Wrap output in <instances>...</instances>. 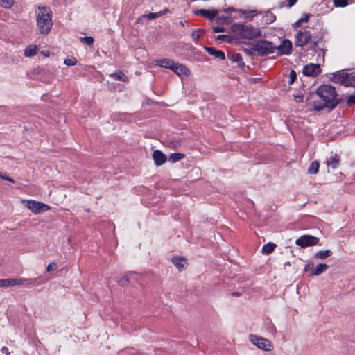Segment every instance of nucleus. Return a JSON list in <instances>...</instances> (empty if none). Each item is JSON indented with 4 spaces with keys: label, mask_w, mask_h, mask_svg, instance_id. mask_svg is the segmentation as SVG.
Listing matches in <instances>:
<instances>
[{
    "label": "nucleus",
    "mask_w": 355,
    "mask_h": 355,
    "mask_svg": "<svg viewBox=\"0 0 355 355\" xmlns=\"http://www.w3.org/2000/svg\"><path fill=\"white\" fill-rule=\"evenodd\" d=\"M316 94L322 100V101H314L313 110L316 111L322 110L325 107L332 110L341 101V98H337L336 88L330 85H320L317 89Z\"/></svg>",
    "instance_id": "obj_1"
},
{
    "label": "nucleus",
    "mask_w": 355,
    "mask_h": 355,
    "mask_svg": "<svg viewBox=\"0 0 355 355\" xmlns=\"http://www.w3.org/2000/svg\"><path fill=\"white\" fill-rule=\"evenodd\" d=\"M36 24L41 34L47 35L53 26L52 12L49 7L38 6L36 11Z\"/></svg>",
    "instance_id": "obj_2"
},
{
    "label": "nucleus",
    "mask_w": 355,
    "mask_h": 355,
    "mask_svg": "<svg viewBox=\"0 0 355 355\" xmlns=\"http://www.w3.org/2000/svg\"><path fill=\"white\" fill-rule=\"evenodd\" d=\"M232 30L243 39L253 40L261 36L260 29L250 24H236L232 26Z\"/></svg>",
    "instance_id": "obj_3"
},
{
    "label": "nucleus",
    "mask_w": 355,
    "mask_h": 355,
    "mask_svg": "<svg viewBox=\"0 0 355 355\" xmlns=\"http://www.w3.org/2000/svg\"><path fill=\"white\" fill-rule=\"evenodd\" d=\"M330 80L345 85L346 87H355V76L345 73L344 71H338L332 74Z\"/></svg>",
    "instance_id": "obj_4"
},
{
    "label": "nucleus",
    "mask_w": 355,
    "mask_h": 355,
    "mask_svg": "<svg viewBox=\"0 0 355 355\" xmlns=\"http://www.w3.org/2000/svg\"><path fill=\"white\" fill-rule=\"evenodd\" d=\"M257 53L260 56H265L273 53L277 46L266 40H259L255 42Z\"/></svg>",
    "instance_id": "obj_5"
},
{
    "label": "nucleus",
    "mask_w": 355,
    "mask_h": 355,
    "mask_svg": "<svg viewBox=\"0 0 355 355\" xmlns=\"http://www.w3.org/2000/svg\"><path fill=\"white\" fill-rule=\"evenodd\" d=\"M319 238L311 235H304L295 241V244L301 248L314 246L319 243Z\"/></svg>",
    "instance_id": "obj_6"
},
{
    "label": "nucleus",
    "mask_w": 355,
    "mask_h": 355,
    "mask_svg": "<svg viewBox=\"0 0 355 355\" xmlns=\"http://www.w3.org/2000/svg\"><path fill=\"white\" fill-rule=\"evenodd\" d=\"M250 337L251 342L259 349L266 351H270L272 349V345L269 340L253 334H251Z\"/></svg>",
    "instance_id": "obj_7"
},
{
    "label": "nucleus",
    "mask_w": 355,
    "mask_h": 355,
    "mask_svg": "<svg viewBox=\"0 0 355 355\" xmlns=\"http://www.w3.org/2000/svg\"><path fill=\"white\" fill-rule=\"evenodd\" d=\"M312 35L309 31H299L295 35V45L299 47L304 46L311 39Z\"/></svg>",
    "instance_id": "obj_8"
},
{
    "label": "nucleus",
    "mask_w": 355,
    "mask_h": 355,
    "mask_svg": "<svg viewBox=\"0 0 355 355\" xmlns=\"http://www.w3.org/2000/svg\"><path fill=\"white\" fill-rule=\"evenodd\" d=\"M26 207L35 214H39L50 209V207L43 202L35 200H28Z\"/></svg>",
    "instance_id": "obj_9"
},
{
    "label": "nucleus",
    "mask_w": 355,
    "mask_h": 355,
    "mask_svg": "<svg viewBox=\"0 0 355 355\" xmlns=\"http://www.w3.org/2000/svg\"><path fill=\"white\" fill-rule=\"evenodd\" d=\"M322 69L318 64H309L304 67L302 73L306 76L315 77L320 74Z\"/></svg>",
    "instance_id": "obj_10"
},
{
    "label": "nucleus",
    "mask_w": 355,
    "mask_h": 355,
    "mask_svg": "<svg viewBox=\"0 0 355 355\" xmlns=\"http://www.w3.org/2000/svg\"><path fill=\"white\" fill-rule=\"evenodd\" d=\"M32 73L34 75L40 76V78H42L43 81L44 82L49 81V80L52 77V72L50 71L49 69L41 67H37L33 69Z\"/></svg>",
    "instance_id": "obj_11"
},
{
    "label": "nucleus",
    "mask_w": 355,
    "mask_h": 355,
    "mask_svg": "<svg viewBox=\"0 0 355 355\" xmlns=\"http://www.w3.org/2000/svg\"><path fill=\"white\" fill-rule=\"evenodd\" d=\"M27 281L25 279L21 278H8L0 279V287H8V286H13L16 285H20L24 282Z\"/></svg>",
    "instance_id": "obj_12"
},
{
    "label": "nucleus",
    "mask_w": 355,
    "mask_h": 355,
    "mask_svg": "<svg viewBox=\"0 0 355 355\" xmlns=\"http://www.w3.org/2000/svg\"><path fill=\"white\" fill-rule=\"evenodd\" d=\"M193 12L196 16H202L209 20L214 19L218 14L217 10H209L205 9L196 10Z\"/></svg>",
    "instance_id": "obj_13"
},
{
    "label": "nucleus",
    "mask_w": 355,
    "mask_h": 355,
    "mask_svg": "<svg viewBox=\"0 0 355 355\" xmlns=\"http://www.w3.org/2000/svg\"><path fill=\"white\" fill-rule=\"evenodd\" d=\"M224 11L226 12H236L239 13V15L240 16H241L242 15H245L244 17L245 19H252L254 16H256L257 15V11L255 10H241V9L236 10L232 7L229 8L227 10H224Z\"/></svg>",
    "instance_id": "obj_14"
},
{
    "label": "nucleus",
    "mask_w": 355,
    "mask_h": 355,
    "mask_svg": "<svg viewBox=\"0 0 355 355\" xmlns=\"http://www.w3.org/2000/svg\"><path fill=\"white\" fill-rule=\"evenodd\" d=\"M276 49L280 55H289L292 51V43L289 40H284Z\"/></svg>",
    "instance_id": "obj_15"
},
{
    "label": "nucleus",
    "mask_w": 355,
    "mask_h": 355,
    "mask_svg": "<svg viewBox=\"0 0 355 355\" xmlns=\"http://www.w3.org/2000/svg\"><path fill=\"white\" fill-rule=\"evenodd\" d=\"M153 159L156 166H161L166 162L167 157L161 150H156L153 153Z\"/></svg>",
    "instance_id": "obj_16"
},
{
    "label": "nucleus",
    "mask_w": 355,
    "mask_h": 355,
    "mask_svg": "<svg viewBox=\"0 0 355 355\" xmlns=\"http://www.w3.org/2000/svg\"><path fill=\"white\" fill-rule=\"evenodd\" d=\"M171 69L178 75H188L189 73V70L186 66L175 62L172 64Z\"/></svg>",
    "instance_id": "obj_17"
},
{
    "label": "nucleus",
    "mask_w": 355,
    "mask_h": 355,
    "mask_svg": "<svg viewBox=\"0 0 355 355\" xmlns=\"http://www.w3.org/2000/svg\"><path fill=\"white\" fill-rule=\"evenodd\" d=\"M205 51L210 55L220 60L225 59V53L221 50H218L214 47H205Z\"/></svg>",
    "instance_id": "obj_18"
},
{
    "label": "nucleus",
    "mask_w": 355,
    "mask_h": 355,
    "mask_svg": "<svg viewBox=\"0 0 355 355\" xmlns=\"http://www.w3.org/2000/svg\"><path fill=\"white\" fill-rule=\"evenodd\" d=\"M228 57L232 62L236 63L238 67L240 69H243L245 67L241 54L237 53H232V54H229Z\"/></svg>",
    "instance_id": "obj_19"
},
{
    "label": "nucleus",
    "mask_w": 355,
    "mask_h": 355,
    "mask_svg": "<svg viewBox=\"0 0 355 355\" xmlns=\"http://www.w3.org/2000/svg\"><path fill=\"white\" fill-rule=\"evenodd\" d=\"M329 265L326 263H319L311 271L310 276H318L329 269Z\"/></svg>",
    "instance_id": "obj_20"
},
{
    "label": "nucleus",
    "mask_w": 355,
    "mask_h": 355,
    "mask_svg": "<svg viewBox=\"0 0 355 355\" xmlns=\"http://www.w3.org/2000/svg\"><path fill=\"white\" fill-rule=\"evenodd\" d=\"M172 262L178 270H182L187 260L182 257H175L172 259Z\"/></svg>",
    "instance_id": "obj_21"
},
{
    "label": "nucleus",
    "mask_w": 355,
    "mask_h": 355,
    "mask_svg": "<svg viewBox=\"0 0 355 355\" xmlns=\"http://www.w3.org/2000/svg\"><path fill=\"white\" fill-rule=\"evenodd\" d=\"M327 163L329 166H331L333 169L336 168L340 163V156L335 153L330 157L329 159L327 161Z\"/></svg>",
    "instance_id": "obj_22"
},
{
    "label": "nucleus",
    "mask_w": 355,
    "mask_h": 355,
    "mask_svg": "<svg viewBox=\"0 0 355 355\" xmlns=\"http://www.w3.org/2000/svg\"><path fill=\"white\" fill-rule=\"evenodd\" d=\"M38 51L37 46L36 45H29L26 46L24 50V55L25 57H32L37 54Z\"/></svg>",
    "instance_id": "obj_23"
},
{
    "label": "nucleus",
    "mask_w": 355,
    "mask_h": 355,
    "mask_svg": "<svg viewBox=\"0 0 355 355\" xmlns=\"http://www.w3.org/2000/svg\"><path fill=\"white\" fill-rule=\"evenodd\" d=\"M331 255L332 252L330 250H320L314 254V258L323 260Z\"/></svg>",
    "instance_id": "obj_24"
},
{
    "label": "nucleus",
    "mask_w": 355,
    "mask_h": 355,
    "mask_svg": "<svg viewBox=\"0 0 355 355\" xmlns=\"http://www.w3.org/2000/svg\"><path fill=\"white\" fill-rule=\"evenodd\" d=\"M110 76L113 78L114 80L123 82H126L128 79L124 73L120 70H117L116 72L110 74Z\"/></svg>",
    "instance_id": "obj_25"
},
{
    "label": "nucleus",
    "mask_w": 355,
    "mask_h": 355,
    "mask_svg": "<svg viewBox=\"0 0 355 355\" xmlns=\"http://www.w3.org/2000/svg\"><path fill=\"white\" fill-rule=\"evenodd\" d=\"M174 62L170 59L168 58H164L162 60H159L157 61V65H159L162 67L170 69L172 67V64H173Z\"/></svg>",
    "instance_id": "obj_26"
},
{
    "label": "nucleus",
    "mask_w": 355,
    "mask_h": 355,
    "mask_svg": "<svg viewBox=\"0 0 355 355\" xmlns=\"http://www.w3.org/2000/svg\"><path fill=\"white\" fill-rule=\"evenodd\" d=\"M275 247L276 245L275 243H268L263 246L262 252L265 254H270L274 251Z\"/></svg>",
    "instance_id": "obj_27"
},
{
    "label": "nucleus",
    "mask_w": 355,
    "mask_h": 355,
    "mask_svg": "<svg viewBox=\"0 0 355 355\" xmlns=\"http://www.w3.org/2000/svg\"><path fill=\"white\" fill-rule=\"evenodd\" d=\"M185 157V155L180 153H171L168 157V161L175 163L181 160L182 158Z\"/></svg>",
    "instance_id": "obj_28"
},
{
    "label": "nucleus",
    "mask_w": 355,
    "mask_h": 355,
    "mask_svg": "<svg viewBox=\"0 0 355 355\" xmlns=\"http://www.w3.org/2000/svg\"><path fill=\"white\" fill-rule=\"evenodd\" d=\"M132 274L133 273L132 272H128L125 273L124 277H123L122 278L119 279L117 281L118 284L122 286L127 285L130 282V277L132 275Z\"/></svg>",
    "instance_id": "obj_29"
},
{
    "label": "nucleus",
    "mask_w": 355,
    "mask_h": 355,
    "mask_svg": "<svg viewBox=\"0 0 355 355\" xmlns=\"http://www.w3.org/2000/svg\"><path fill=\"white\" fill-rule=\"evenodd\" d=\"M154 19L153 12H150L148 14L142 15L137 19V24H143L145 21H149Z\"/></svg>",
    "instance_id": "obj_30"
},
{
    "label": "nucleus",
    "mask_w": 355,
    "mask_h": 355,
    "mask_svg": "<svg viewBox=\"0 0 355 355\" xmlns=\"http://www.w3.org/2000/svg\"><path fill=\"white\" fill-rule=\"evenodd\" d=\"M319 167H320V164L318 161H313L309 169H308V173L309 174H316L318 172V170H319Z\"/></svg>",
    "instance_id": "obj_31"
},
{
    "label": "nucleus",
    "mask_w": 355,
    "mask_h": 355,
    "mask_svg": "<svg viewBox=\"0 0 355 355\" xmlns=\"http://www.w3.org/2000/svg\"><path fill=\"white\" fill-rule=\"evenodd\" d=\"M14 0H0V5L5 8H10L14 5Z\"/></svg>",
    "instance_id": "obj_32"
},
{
    "label": "nucleus",
    "mask_w": 355,
    "mask_h": 355,
    "mask_svg": "<svg viewBox=\"0 0 355 355\" xmlns=\"http://www.w3.org/2000/svg\"><path fill=\"white\" fill-rule=\"evenodd\" d=\"M80 40L81 41V42L85 43V44H87L88 46L92 45L94 43V38L91 36L80 37Z\"/></svg>",
    "instance_id": "obj_33"
},
{
    "label": "nucleus",
    "mask_w": 355,
    "mask_h": 355,
    "mask_svg": "<svg viewBox=\"0 0 355 355\" xmlns=\"http://www.w3.org/2000/svg\"><path fill=\"white\" fill-rule=\"evenodd\" d=\"M243 51L249 56H254L257 55L255 44H254L250 49H244Z\"/></svg>",
    "instance_id": "obj_34"
},
{
    "label": "nucleus",
    "mask_w": 355,
    "mask_h": 355,
    "mask_svg": "<svg viewBox=\"0 0 355 355\" xmlns=\"http://www.w3.org/2000/svg\"><path fill=\"white\" fill-rule=\"evenodd\" d=\"M216 39L219 40L225 41L227 43H231L232 42V40H233L231 36L227 35H218L216 37Z\"/></svg>",
    "instance_id": "obj_35"
},
{
    "label": "nucleus",
    "mask_w": 355,
    "mask_h": 355,
    "mask_svg": "<svg viewBox=\"0 0 355 355\" xmlns=\"http://www.w3.org/2000/svg\"><path fill=\"white\" fill-rule=\"evenodd\" d=\"M336 7H345L348 5V0H334Z\"/></svg>",
    "instance_id": "obj_36"
},
{
    "label": "nucleus",
    "mask_w": 355,
    "mask_h": 355,
    "mask_svg": "<svg viewBox=\"0 0 355 355\" xmlns=\"http://www.w3.org/2000/svg\"><path fill=\"white\" fill-rule=\"evenodd\" d=\"M204 29H197L192 33V38L194 41H197L200 37V33H204Z\"/></svg>",
    "instance_id": "obj_37"
},
{
    "label": "nucleus",
    "mask_w": 355,
    "mask_h": 355,
    "mask_svg": "<svg viewBox=\"0 0 355 355\" xmlns=\"http://www.w3.org/2000/svg\"><path fill=\"white\" fill-rule=\"evenodd\" d=\"M297 79V73L294 70H291L289 74L288 84L292 85Z\"/></svg>",
    "instance_id": "obj_38"
},
{
    "label": "nucleus",
    "mask_w": 355,
    "mask_h": 355,
    "mask_svg": "<svg viewBox=\"0 0 355 355\" xmlns=\"http://www.w3.org/2000/svg\"><path fill=\"white\" fill-rule=\"evenodd\" d=\"M77 60L75 58H67L64 60V63L67 66H74L76 65Z\"/></svg>",
    "instance_id": "obj_39"
},
{
    "label": "nucleus",
    "mask_w": 355,
    "mask_h": 355,
    "mask_svg": "<svg viewBox=\"0 0 355 355\" xmlns=\"http://www.w3.org/2000/svg\"><path fill=\"white\" fill-rule=\"evenodd\" d=\"M347 104L348 106H352L353 105H355V94L351 95L348 97L347 100Z\"/></svg>",
    "instance_id": "obj_40"
},
{
    "label": "nucleus",
    "mask_w": 355,
    "mask_h": 355,
    "mask_svg": "<svg viewBox=\"0 0 355 355\" xmlns=\"http://www.w3.org/2000/svg\"><path fill=\"white\" fill-rule=\"evenodd\" d=\"M57 267H58L57 263L55 262H52L47 266L46 271L51 272V271L55 270V269H57Z\"/></svg>",
    "instance_id": "obj_41"
},
{
    "label": "nucleus",
    "mask_w": 355,
    "mask_h": 355,
    "mask_svg": "<svg viewBox=\"0 0 355 355\" xmlns=\"http://www.w3.org/2000/svg\"><path fill=\"white\" fill-rule=\"evenodd\" d=\"M314 267V263H309L305 265L304 266V272H308L309 270H312L313 268Z\"/></svg>",
    "instance_id": "obj_42"
},
{
    "label": "nucleus",
    "mask_w": 355,
    "mask_h": 355,
    "mask_svg": "<svg viewBox=\"0 0 355 355\" xmlns=\"http://www.w3.org/2000/svg\"><path fill=\"white\" fill-rule=\"evenodd\" d=\"M0 178L3 179V180H8L10 182H15V180L12 178H10V177H8V176H6V175H3L2 173H0Z\"/></svg>",
    "instance_id": "obj_43"
},
{
    "label": "nucleus",
    "mask_w": 355,
    "mask_h": 355,
    "mask_svg": "<svg viewBox=\"0 0 355 355\" xmlns=\"http://www.w3.org/2000/svg\"><path fill=\"white\" fill-rule=\"evenodd\" d=\"M225 28L220 27V26H215L213 28V32L214 33H220V32H224Z\"/></svg>",
    "instance_id": "obj_44"
},
{
    "label": "nucleus",
    "mask_w": 355,
    "mask_h": 355,
    "mask_svg": "<svg viewBox=\"0 0 355 355\" xmlns=\"http://www.w3.org/2000/svg\"><path fill=\"white\" fill-rule=\"evenodd\" d=\"M309 17H310V15L304 14V17L300 19V21H301V23L307 22L309 19Z\"/></svg>",
    "instance_id": "obj_45"
},
{
    "label": "nucleus",
    "mask_w": 355,
    "mask_h": 355,
    "mask_svg": "<svg viewBox=\"0 0 355 355\" xmlns=\"http://www.w3.org/2000/svg\"><path fill=\"white\" fill-rule=\"evenodd\" d=\"M167 11H168L167 10H165L164 11H160L158 12H153L154 19L162 16L164 13L166 12Z\"/></svg>",
    "instance_id": "obj_46"
},
{
    "label": "nucleus",
    "mask_w": 355,
    "mask_h": 355,
    "mask_svg": "<svg viewBox=\"0 0 355 355\" xmlns=\"http://www.w3.org/2000/svg\"><path fill=\"white\" fill-rule=\"evenodd\" d=\"M304 96L303 95H296L295 96V101L297 103H300L303 101Z\"/></svg>",
    "instance_id": "obj_47"
},
{
    "label": "nucleus",
    "mask_w": 355,
    "mask_h": 355,
    "mask_svg": "<svg viewBox=\"0 0 355 355\" xmlns=\"http://www.w3.org/2000/svg\"><path fill=\"white\" fill-rule=\"evenodd\" d=\"M297 0H288V6L289 8L293 6L296 3Z\"/></svg>",
    "instance_id": "obj_48"
},
{
    "label": "nucleus",
    "mask_w": 355,
    "mask_h": 355,
    "mask_svg": "<svg viewBox=\"0 0 355 355\" xmlns=\"http://www.w3.org/2000/svg\"><path fill=\"white\" fill-rule=\"evenodd\" d=\"M1 351L2 353L6 354V355H9L10 354V352H9L8 348L7 347H3L1 349Z\"/></svg>",
    "instance_id": "obj_49"
},
{
    "label": "nucleus",
    "mask_w": 355,
    "mask_h": 355,
    "mask_svg": "<svg viewBox=\"0 0 355 355\" xmlns=\"http://www.w3.org/2000/svg\"><path fill=\"white\" fill-rule=\"evenodd\" d=\"M317 46H318V42L314 41L312 42L310 49L315 51V49H316Z\"/></svg>",
    "instance_id": "obj_50"
},
{
    "label": "nucleus",
    "mask_w": 355,
    "mask_h": 355,
    "mask_svg": "<svg viewBox=\"0 0 355 355\" xmlns=\"http://www.w3.org/2000/svg\"><path fill=\"white\" fill-rule=\"evenodd\" d=\"M301 24H302V23H301V21H300V19H299V20H297V21H295V22L293 24V28H295L299 27V26L301 25Z\"/></svg>",
    "instance_id": "obj_51"
},
{
    "label": "nucleus",
    "mask_w": 355,
    "mask_h": 355,
    "mask_svg": "<svg viewBox=\"0 0 355 355\" xmlns=\"http://www.w3.org/2000/svg\"><path fill=\"white\" fill-rule=\"evenodd\" d=\"M41 53L44 55L45 57H49L50 55V53L49 51H42Z\"/></svg>",
    "instance_id": "obj_52"
},
{
    "label": "nucleus",
    "mask_w": 355,
    "mask_h": 355,
    "mask_svg": "<svg viewBox=\"0 0 355 355\" xmlns=\"http://www.w3.org/2000/svg\"><path fill=\"white\" fill-rule=\"evenodd\" d=\"M232 295L235 296V297H239V296H241V293H239L238 292H233V293H232Z\"/></svg>",
    "instance_id": "obj_53"
},
{
    "label": "nucleus",
    "mask_w": 355,
    "mask_h": 355,
    "mask_svg": "<svg viewBox=\"0 0 355 355\" xmlns=\"http://www.w3.org/2000/svg\"><path fill=\"white\" fill-rule=\"evenodd\" d=\"M291 266V263L289 261L286 262L284 263V268H286V266Z\"/></svg>",
    "instance_id": "obj_54"
},
{
    "label": "nucleus",
    "mask_w": 355,
    "mask_h": 355,
    "mask_svg": "<svg viewBox=\"0 0 355 355\" xmlns=\"http://www.w3.org/2000/svg\"><path fill=\"white\" fill-rule=\"evenodd\" d=\"M320 51H322V54H323V55H322V57L324 58V57L325 51H324V49H320Z\"/></svg>",
    "instance_id": "obj_55"
},
{
    "label": "nucleus",
    "mask_w": 355,
    "mask_h": 355,
    "mask_svg": "<svg viewBox=\"0 0 355 355\" xmlns=\"http://www.w3.org/2000/svg\"><path fill=\"white\" fill-rule=\"evenodd\" d=\"M180 25H181L182 26H184V24L183 21H182L180 22Z\"/></svg>",
    "instance_id": "obj_56"
},
{
    "label": "nucleus",
    "mask_w": 355,
    "mask_h": 355,
    "mask_svg": "<svg viewBox=\"0 0 355 355\" xmlns=\"http://www.w3.org/2000/svg\"><path fill=\"white\" fill-rule=\"evenodd\" d=\"M227 18V17H225V16H223V17H222V19H226Z\"/></svg>",
    "instance_id": "obj_57"
}]
</instances>
